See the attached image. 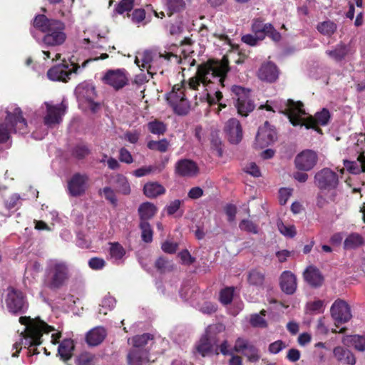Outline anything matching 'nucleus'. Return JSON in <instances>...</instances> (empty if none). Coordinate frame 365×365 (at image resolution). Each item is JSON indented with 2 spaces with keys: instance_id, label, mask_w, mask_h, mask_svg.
<instances>
[{
  "instance_id": "nucleus-1",
  "label": "nucleus",
  "mask_w": 365,
  "mask_h": 365,
  "mask_svg": "<svg viewBox=\"0 0 365 365\" xmlns=\"http://www.w3.org/2000/svg\"><path fill=\"white\" fill-rule=\"evenodd\" d=\"M230 70L227 58L224 56L221 61L209 60L197 66L195 75L187 82L176 84L167 95V101L178 115L187 114L190 108L187 96L193 92L195 98L200 96V100H207L210 104L219 103L220 106H226L220 103L222 98L220 88L225 86L224 81Z\"/></svg>"
},
{
  "instance_id": "nucleus-2",
  "label": "nucleus",
  "mask_w": 365,
  "mask_h": 365,
  "mask_svg": "<svg viewBox=\"0 0 365 365\" xmlns=\"http://www.w3.org/2000/svg\"><path fill=\"white\" fill-rule=\"evenodd\" d=\"M34 25L41 31L45 33L42 36H36L35 34L33 36L43 48L42 52L45 55L44 59L49 58L51 52L46 49L58 46L66 41L64 24L58 20L48 19L42 14L36 16Z\"/></svg>"
},
{
  "instance_id": "nucleus-3",
  "label": "nucleus",
  "mask_w": 365,
  "mask_h": 365,
  "mask_svg": "<svg viewBox=\"0 0 365 365\" xmlns=\"http://www.w3.org/2000/svg\"><path fill=\"white\" fill-rule=\"evenodd\" d=\"M19 322L25 325V328L20 334V341L15 342L13 345V349L16 351L12 354V356L17 357L19 356L22 345L24 347H28L29 354H38L35 346L41 343V337L43 332L49 333L53 330V328L39 318L31 319L29 317H21Z\"/></svg>"
},
{
  "instance_id": "nucleus-4",
  "label": "nucleus",
  "mask_w": 365,
  "mask_h": 365,
  "mask_svg": "<svg viewBox=\"0 0 365 365\" xmlns=\"http://www.w3.org/2000/svg\"><path fill=\"white\" fill-rule=\"evenodd\" d=\"M302 107L303 104L301 102L287 100L284 110L279 111L285 114L294 126L304 125L307 129L312 128L322 133V130L318 128V125L324 126L328 124L331 118L329 111L323 108L321 111L317 112L314 117L310 115L306 118V113Z\"/></svg>"
},
{
  "instance_id": "nucleus-5",
  "label": "nucleus",
  "mask_w": 365,
  "mask_h": 365,
  "mask_svg": "<svg viewBox=\"0 0 365 365\" xmlns=\"http://www.w3.org/2000/svg\"><path fill=\"white\" fill-rule=\"evenodd\" d=\"M71 277L68 264L61 259L51 258L46 261L44 284L51 289L64 286Z\"/></svg>"
},
{
  "instance_id": "nucleus-6",
  "label": "nucleus",
  "mask_w": 365,
  "mask_h": 365,
  "mask_svg": "<svg viewBox=\"0 0 365 365\" xmlns=\"http://www.w3.org/2000/svg\"><path fill=\"white\" fill-rule=\"evenodd\" d=\"M12 132L27 133V123L19 107H15L13 111H7L5 123H0V143L6 141Z\"/></svg>"
},
{
  "instance_id": "nucleus-7",
  "label": "nucleus",
  "mask_w": 365,
  "mask_h": 365,
  "mask_svg": "<svg viewBox=\"0 0 365 365\" xmlns=\"http://www.w3.org/2000/svg\"><path fill=\"white\" fill-rule=\"evenodd\" d=\"M67 109V105L62 101L54 105L52 103L45 102L40 108L43 115V123L48 128H53L59 125L63 120Z\"/></svg>"
},
{
  "instance_id": "nucleus-8",
  "label": "nucleus",
  "mask_w": 365,
  "mask_h": 365,
  "mask_svg": "<svg viewBox=\"0 0 365 365\" xmlns=\"http://www.w3.org/2000/svg\"><path fill=\"white\" fill-rule=\"evenodd\" d=\"M354 144V149L359 154L357 161L344 160L345 168L353 174H358L361 172L365 173V153L362 152L363 145L365 143V135L356 134L351 138Z\"/></svg>"
},
{
  "instance_id": "nucleus-9",
  "label": "nucleus",
  "mask_w": 365,
  "mask_h": 365,
  "mask_svg": "<svg viewBox=\"0 0 365 365\" xmlns=\"http://www.w3.org/2000/svg\"><path fill=\"white\" fill-rule=\"evenodd\" d=\"M232 92L234 94L233 98L236 100L235 107L238 113L242 116H247L255 108V104L250 98V90L234 86Z\"/></svg>"
},
{
  "instance_id": "nucleus-10",
  "label": "nucleus",
  "mask_w": 365,
  "mask_h": 365,
  "mask_svg": "<svg viewBox=\"0 0 365 365\" xmlns=\"http://www.w3.org/2000/svg\"><path fill=\"white\" fill-rule=\"evenodd\" d=\"M168 61H173L175 63L182 64H185L186 61H187L190 66H194L195 63V60L193 58L191 59L185 58L184 59H182L178 56L173 54L171 53L162 54L160 53L154 51L151 64L148 69V74H156L160 68H161L165 64H166Z\"/></svg>"
},
{
  "instance_id": "nucleus-11",
  "label": "nucleus",
  "mask_w": 365,
  "mask_h": 365,
  "mask_svg": "<svg viewBox=\"0 0 365 365\" xmlns=\"http://www.w3.org/2000/svg\"><path fill=\"white\" fill-rule=\"evenodd\" d=\"M75 93L80 106H85L93 111L96 110L98 105L94 103L96 94L92 83L83 82L78 84L75 89Z\"/></svg>"
},
{
  "instance_id": "nucleus-12",
  "label": "nucleus",
  "mask_w": 365,
  "mask_h": 365,
  "mask_svg": "<svg viewBox=\"0 0 365 365\" xmlns=\"http://www.w3.org/2000/svg\"><path fill=\"white\" fill-rule=\"evenodd\" d=\"M314 183L320 190L330 191L336 188L339 177L336 173L325 168L315 174Z\"/></svg>"
},
{
  "instance_id": "nucleus-13",
  "label": "nucleus",
  "mask_w": 365,
  "mask_h": 365,
  "mask_svg": "<svg viewBox=\"0 0 365 365\" xmlns=\"http://www.w3.org/2000/svg\"><path fill=\"white\" fill-rule=\"evenodd\" d=\"M5 303L9 312L13 314H20L27 308L23 293L13 287L6 289Z\"/></svg>"
},
{
  "instance_id": "nucleus-14",
  "label": "nucleus",
  "mask_w": 365,
  "mask_h": 365,
  "mask_svg": "<svg viewBox=\"0 0 365 365\" xmlns=\"http://www.w3.org/2000/svg\"><path fill=\"white\" fill-rule=\"evenodd\" d=\"M331 316L336 324H344L351 319L350 306L344 300L338 299L331 305Z\"/></svg>"
},
{
  "instance_id": "nucleus-15",
  "label": "nucleus",
  "mask_w": 365,
  "mask_h": 365,
  "mask_svg": "<svg viewBox=\"0 0 365 365\" xmlns=\"http://www.w3.org/2000/svg\"><path fill=\"white\" fill-rule=\"evenodd\" d=\"M79 66L74 64H60L51 68L47 72L48 78L53 81H67L73 73H77Z\"/></svg>"
},
{
  "instance_id": "nucleus-16",
  "label": "nucleus",
  "mask_w": 365,
  "mask_h": 365,
  "mask_svg": "<svg viewBox=\"0 0 365 365\" xmlns=\"http://www.w3.org/2000/svg\"><path fill=\"white\" fill-rule=\"evenodd\" d=\"M277 139L275 128L266 121L260 126L256 135V145L260 148L269 146Z\"/></svg>"
},
{
  "instance_id": "nucleus-17",
  "label": "nucleus",
  "mask_w": 365,
  "mask_h": 365,
  "mask_svg": "<svg viewBox=\"0 0 365 365\" xmlns=\"http://www.w3.org/2000/svg\"><path fill=\"white\" fill-rule=\"evenodd\" d=\"M103 81L118 90L128 83V73L124 68L108 70L103 77Z\"/></svg>"
},
{
  "instance_id": "nucleus-18",
  "label": "nucleus",
  "mask_w": 365,
  "mask_h": 365,
  "mask_svg": "<svg viewBox=\"0 0 365 365\" xmlns=\"http://www.w3.org/2000/svg\"><path fill=\"white\" fill-rule=\"evenodd\" d=\"M317 160V154L314 151L306 150L297 155L294 163L297 169L309 171L315 166Z\"/></svg>"
},
{
  "instance_id": "nucleus-19",
  "label": "nucleus",
  "mask_w": 365,
  "mask_h": 365,
  "mask_svg": "<svg viewBox=\"0 0 365 365\" xmlns=\"http://www.w3.org/2000/svg\"><path fill=\"white\" fill-rule=\"evenodd\" d=\"M195 349L197 353L202 357L219 354L217 342L213 338H210L205 334L197 342Z\"/></svg>"
},
{
  "instance_id": "nucleus-20",
  "label": "nucleus",
  "mask_w": 365,
  "mask_h": 365,
  "mask_svg": "<svg viewBox=\"0 0 365 365\" xmlns=\"http://www.w3.org/2000/svg\"><path fill=\"white\" fill-rule=\"evenodd\" d=\"M88 177L86 175L76 173L68 182V193L73 197L82 195L87 189Z\"/></svg>"
},
{
  "instance_id": "nucleus-21",
  "label": "nucleus",
  "mask_w": 365,
  "mask_h": 365,
  "mask_svg": "<svg viewBox=\"0 0 365 365\" xmlns=\"http://www.w3.org/2000/svg\"><path fill=\"white\" fill-rule=\"evenodd\" d=\"M225 132L231 143L237 144L242 138V129L240 121L236 118H231L226 123Z\"/></svg>"
},
{
  "instance_id": "nucleus-22",
  "label": "nucleus",
  "mask_w": 365,
  "mask_h": 365,
  "mask_svg": "<svg viewBox=\"0 0 365 365\" xmlns=\"http://www.w3.org/2000/svg\"><path fill=\"white\" fill-rule=\"evenodd\" d=\"M252 30L257 35L267 36L274 41H279L281 34L272 26L271 24H264L260 20H256L252 24Z\"/></svg>"
},
{
  "instance_id": "nucleus-23",
  "label": "nucleus",
  "mask_w": 365,
  "mask_h": 365,
  "mask_svg": "<svg viewBox=\"0 0 365 365\" xmlns=\"http://www.w3.org/2000/svg\"><path fill=\"white\" fill-rule=\"evenodd\" d=\"M199 169L197 164L188 159H182L175 164V172L182 177H194L198 173Z\"/></svg>"
},
{
  "instance_id": "nucleus-24",
  "label": "nucleus",
  "mask_w": 365,
  "mask_h": 365,
  "mask_svg": "<svg viewBox=\"0 0 365 365\" xmlns=\"http://www.w3.org/2000/svg\"><path fill=\"white\" fill-rule=\"evenodd\" d=\"M354 53V51L352 50L350 46L342 43L326 51V54L335 61H341Z\"/></svg>"
},
{
  "instance_id": "nucleus-25",
  "label": "nucleus",
  "mask_w": 365,
  "mask_h": 365,
  "mask_svg": "<svg viewBox=\"0 0 365 365\" xmlns=\"http://www.w3.org/2000/svg\"><path fill=\"white\" fill-rule=\"evenodd\" d=\"M279 284L282 290L287 294H293L297 289V279L295 275L290 271H284L282 273L279 279Z\"/></svg>"
},
{
  "instance_id": "nucleus-26",
  "label": "nucleus",
  "mask_w": 365,
  "mask_h": 365,
  "mask_svg": "<svg viewBox=\"0 0 365 365\" xmlns=\"http://www.w3.org/2000/svg\"><path fill=\"white\" fill-rule=\"evenodd\" d=\"M279 72L277 66L272 63L262 64L258 71L259 78L264 81L274 82L278 78Z\"/></svg>"
},
{
  "instance_id": "nucleus-27",
  "label": "nucleus",
  "mask_w": 365,
  "mask_h": 365,
  "mask_svg": "<svg viewBox=\"0 0 365 365\" xmlns=\"http://www.w3.org/2000/svg\"><path fill=\"white\" fill-rule=\"evenodd\" d=\"M304 277L308 284L315 287L321 286L324 280L320 271L314 266H309L306 269Z\"/></svg>"
},
{
  "instance_id": "nucleus-28",
  "label": "nucleus",
  "mask_w": 365,
  "mask_h": 365,
  "mask_svg": "<svg viewBox=\"0 0 365 365\" xmlns=\"http://www.w3.org/2000/svg\"><path fill=\"white\" fill-rule=\"evenodd\" d=\"M106 336V329L103 327H98L88 332L86 341L90 346H97L103 341Z\"/></svg>"
},
{
  "instance_id": "nucleus-29",
  "label": "nucleus",
  "mask_w": 365,
  "mask_h": 365,
  "mask_svg": "<svg viewBox=\"0 0 365 365\" xmlns=\"http://www.w3.org/2000/svg\"><path fill=\"white\" fill-rule=\"evenodd\" d=\"M130 365H145L148 361V354L140 349H133L128 355Z\"/></svg>"
},
{
  "instance_id": "nucleus-30",
  "label": "nucleus",
  "mask_w": 365,
  "mask_h": 365,
  "mask_svg": "<svg viewBox=\"0 0 365 365\" xmlns=\"http://www.w3.org/2000/svg\"><path fill=\"white\" fill-rule=\"evenodd\" d=\"M333 354L339 361L351 365L356 363L354 355L349 350L341 346L335 347Z\"/></svg>"
},
{
  "instance_id": "nucleus-31",
  "label": "nucleus",
  "mask_w": 365,
  "mask_h": 365,
  "mask_svg": "<svg viewBox=\"0 0 365 365\" xmlns=\"http://www.w3.org/2000/svg\"><path fill=\"white\" fill-rule=\"evenodd\" d=\"M73 349V341L70 339H64L58 346V354L62 360L66 361L71 358Z\"/></svg>"
},
{
  "instance_id": "nucleus-32",
  "label": "nucleus",
  "mask_w": 365,
  "mask_h": 365,
  "mask_svg": "<svg viewBox=\"0 0 365 365\" xmlns=\"http://www.w3.org/2000/svg\"><path fill=\"white\" fill-rule=\"evenodd\" d=\"M154 51H144L138 52L135 58V63L143 70L145 68L148 71L150 66Z\"/></svg>"
},
{
  "instance_id": "nucleus-33",
  "label": "nucleus",
  "mask_w": 365,
  "mask_h": 365,
  "mask_svg": "<svg viewBox=\"0 0 365 365\" xmlns=\"http://www.w3.org/2000/svg\"><path fill=\"white\" fill-rule=\"evenodd\" d=\"M165 189L164 187L156 182H150L143 187V192L149 198H155L164 194Z\"/></svg>"
},
{
  "instance_id": "nucleus-34",
  "label": "nucleus",
  "mask_w": 365,
  "mask_h": 365,
  "mask_svg": "<svg viewBox=\"0 0 365 365\" xmlns=\"http://www.w3.org/2000/svg\"><path fill=\"white\" fill-rule=\"evenodd\" d=\"M157 207L151 202H143L138 207L140 221H148L156 213Z\"/></svg>"
},
{
  "instance_id": "nucleus-35",
  "label": "nucleus",
  "mask_w": 365,
  "mask_h": 365,
  "mask_svg": "<svg viewBox=\"0 0 365 365\" xmlns=\"http://www.w3.org/2000/svg\"><path fill=\"white\" fill-rule=\"evenodd\" d=\"M364 243V239L362 236L358 233H351L349 235L344 242V248L345 250H354Z\"/></svg>"
},
{
  "instance_id": "nucleus-36",
  "label": "nucleus",
  "mask_w": 365,
  "mask_h": 365,
  "mask_svg": "<svg viewBox=\"0 0 365 365\" xmlns=\"http://www.w3.org/2000/svg\"><path fill=\"white\" fill-rule=\"evenodd\" d=\"M110 257L115 264H120L125 254L124 248L118 243H112L110 247Z\"/></svg>"
},
{
  "instance_id": "nucleus-37",
  "label": "nucleus",
  "mask_w": 365,
  "mask_h": 365,
  "mask_svg": "<svg viewBox=\"0 0 365 365\" xmlns=\"http://www.w3.org/2000/svg\"><path fill=\"white\" fill-rule=\"evenodd\" d=\"M349 342L351 345L359 351H365V335H352L346 336V338L344 339L343 343L346 344Z\"/></svg>"
},
{
  "instance_id": "nucleus-38",
  "label": "nucleus",
  "mask_w": 365,
  "mask_h": 365,
  "mask_svg": "<svg viewBox=\"0 0 365 365\" xmlns=\"http://www.w3.org/2000/svg\"><path fill=\"white\" fill-rule=\"evenodd\" d=\"M336 24L330 20L324 21L317 25L318 31L327 36H331L336 31Z\"/></svg>"
},
{
  "instance_id": "nucleus-39",
  "label": "nucleus",
  "mask_w": 365,
  "mask_h": 365,
  "mask_svg": "<svg viewBox=\"0 0 365 365\" xmlns=\"http://www.w3.org/2000/svg\"><path fill=\"white\" fill-rule=\"evenodd\" d=\"M139 227L141 230L142 240L146 243L151 242L153 232L150 224L148 221H140Z\"/></svg>"
},
{
  "instance_id": "nucleus-40",
  "label": "nucleus",
  "mask_w": 365,
  "mask_h": 365,
  "mask_svg": "<svg viewBox=\"0 0 365 365\" xmlns=\"http://www.w3.org/2000/svg\"><path fill=\"white\" fill-rule=\"evenodd\" d=\"M147 146L150 150L165 153L168 150L170 143L167 139L163 138L158 141L150 140L148 143Z\"/></svg>"
},
{
  "instance_id": "nucleus-41",
  "label": "nucleus",
  "mask_w": 365,
  "mask_h": 365,
  "mask_svg": "<svg viewBox=\"0 0 365 365\" xmlns=\"http://www.w3.org/2000/svg\"><path fill=\"white\" fill-rule=\"evenodd\" d=\"M225 330V326L222 323H217L209 325L205 332V334L210 338H213L218 343L217 335Z\"/></svg>"
},
{
  "instance_id": "nucleus-42",
  "label": "nucleus",
  "mask_w": 365,
  "mask_h": 365,
  "mask_svg": "<svg viewBox=\"0 0 365 365\" xmlns=\"http://www.w3.org/2000/svg\"><path fill=\"white\" fill-rule=\"evenodd\" d=\"M185 3L184 0H168V14L171 16L174 13L180 12L184 10Z\"/></svg>"
},
{
  "instance_id": "nucleus-43",
  "label": "nucleus",
  "mask_w": 365,
  "mask_h": 365,
  "mask_svg": "<svg viewBox=\"0 0 365 365\" xmlns=\"http://www.w3.org/2000/svg\"><path fill=\"white\" fill-rule=\"evenodd\" d=\"M278 230L284 237L293 238L296 234V228L292 225H285L282 221H278L277 223Z\"/></svg>"
},
{
  "instance_id": "nucleus-44",
  "label": "nucleus",
  "mask_w": 365,
  "mask_h": 365,
  "mask_svg": "<svg viewBox=\"0 0 365 365\" xmlns=\"http://www.w3.org/2000/svg\"><path fill=\"white\" fill-rule=\"evenodd\" d=\"M148 130L155 135H163L166 131V125L163 122L155 120L148 123Z\"/></svg>"
},
{
  "instance_id": "nucleus-45",
  "label": "nucleus",
  "mask_w": 365,
  "mask_h": 365,
  "mask_svg": "<svg viewBox=\"0 0 365 365\" xmlns=\"http://www.w3.org/2000/svg\"><path fill=\"white\" fill-rule=\"evenodd\" d=\"M116 186L118 191L123 195H128L130 192V184L127 178L122 175H118L116 176Z\"/></svg>"
},
{
  "instance_id": "nucleus-46",
  "label": "nucleus",
  "mask_w": 365,
  "mask_h": 365,
  "mask_svg": "<svg viewBox=\"0 0 365 365\" xmlns=\"http://www.w3.org/2000/svg\"><path fill=\"white\" fill-rule=\"evenodd\" d=\"M264 274L257 270H252L248 276V282L250 284L260 287L263 284Z\"/></svg>"
},
{
  "instance_id": "nucleus-47",
  "label": "nucleus",
  "mask_w": 365,
  "mask_h": 365,
  "mask_svg": "<svg viewBox=\"0 0 365 365\" xmlns=\"http://www.w3.org/2000/svg\"><path fill=\"white\" fill-rule=\"evenodd\" d=\"M115 306V299L111 296H106L100 304L99 314L106 315L108 311L113 309Z\"/></svg>"
},
{
  "instance_id": "nucleus-48",
  "label": "nucleus",
  "mask_w": 365,
  "mask_h": 365,
  "mask_svg": "<svg viewBox=\"0 0 365 365\" xmlns=\"http://www.w3.org/2000/svg\"><path fill=\"white\" fill-rule=\"evenodd\" d=\"M134 0H122L115 7L114 13L123 14L128 12L133 8Z\"/></svg>"
},
{
  "instance_id": "nucleus-49",
  "label": "nucleus",
  "mask_w": 365,
  "mask_h": 365,
  "mask_svg": "<svg viewBox=\"0 0 365 365\" xmlns=\"http://www.w3.org/2000/svg\"><path fill=\"white\" fill-rule=\"evenodd\" d=\"M152 339V336L149 334H143L142 335H137L132 339L133 349H140L145 346L149 340Z\"/></svg>"
},
{
  "instance_id": "nucleus-50",
  "label": "nucleus",
  "mask_w": 365,
  "mask_h": 365,
  "mask_svg": "<svg viewBox=\"0 0 365 365\" xmlns=\"http://www.w3.org/2000/svg\"><path fill=\"white\" fill-rule=\"evenodd\" d=\"M99 193L108 200L113 205H117L118 200L114 190L110 187H105L100 190Z\"/></svg>"
},
{
  "instance_id": "nucleus-51",
  "label": "nucleus",
  "mask_w": 365,
  "mask_h": 365,
  "mask_svg": "<svg viewBox=\"0 0 365 365\" xmlns=\"http://www.w3.org/2000/svg\"><path fill=\"white\" fill-rule=\"evenodd\" d=\"M239 227L241 230L246 231L247 232L253 234H257L258 232L257 225L250 220H242L239 224Z\"/></svg>"
},
{
  "instance_id": "nucleus-52",
  "label": "nucleus",
  "mask_w": 365,
  "mask_h": 365,
  "mask_svg": "<svg viewBox=\"0 0 365 365\" xmlns=\"http://www.w3.org/2000/svg\"><path fill=\"white\" fill-rule=\"evenodd\" d=\"M234 294V289L232 287H227L222 289L220 294V300L223 304H228L232 302Z\"/></svg>"
},
{
  "instance_id": "nucleus-53",
  "label": "nucleus",
  "mask_w": 365,
  "mask_h": 365,
  "mask_svg": "<svg viewBox=\"0 0 365 365\" xmlns=\"http://www.w3.org/2000/svg\"><path fill=\"white\" fill-rule=\"evenodd\" d=\"M21 200L19 194L14 193L5 200V205L9 210L16 208L21 205Z\"/></svg>"
},
{
  "instance_id": "nucleus-54",
  "label": "nucleus",
  "mask_w": 365,
  "mask_h": 365,
  "mask_svg": "<svg viewBox=\"0 0 365 365\" xmlns=\"http://www.w3.org/2000/svg\"><path fill=\"white\" fill-rule=\"evenodd\" d=\"M262 39H264L263 35H257L256 34H255V35L247 34L242 37V41L243 43L252 46H256L257 42L259 41H262Z\"/></svg>"
},
{
  "instance_id": "nucleus-55",
  "label": "nucleus",
  "mask_w": 365,
  "mask_h": 365,
  "mask_svg": "<svg viewBox=\"0 0 365 365\" xmlns=\"http://www.w3.org/2000/svg\"><path fill=\"white\" fill-rule=\"evenodd\" d=\"M89 153V149L85 145H76L73 150V155L78 159H83Z\"/></svg>"
},
{
  "instance_id": "nucleus-56",
  "label": "nucleus",
  "mask_w": 365,
  "mask_h": 365,
  "mask_svg": "<svg viewBox=\"0 0 365 365\" xmlns=\"http://www.w3.org/2000/svg\"><path fill=\"white\" fill-rule=\"evenodd\" d=\"M250 344L251 343H250L248 340L240 337L235 341L234 349L235 351L240 352L244 354L245 349H247Z\"/></svg>"
},
{
  "instance_id": "nucleus-57",
  "label": "nucleus",
  "mask_w": 365,
  "mask_h": 365,
  "mask_svg": "<svg viewBox=\"0 0 365 365\" xmlns=\"http://www.w3.org/2000/svg\"><path fill=\"white\" fill-rule=\"evenodd\" d=\"M118 158L120 162L126 164H131L133 162L131 153L125 148H121L119 150Z\"/></svg>"
},
{
  "instance_id": "nucleus-58",
  "label": "nucleus",
  "mask_w": 365,
  "mask_h": 365,
  "mask_svg": "<svg viewBox=\"0 0 365 365\" xmlns=\"http://www.w3.org/2000/svg\"><path fill=\"white\" fill-rule=\"evenodd\" d=\"M250 324L255 327L264 328L267 326L265 319L261 315L257 314L251 316Z\"/></svg>"
},
{
  "instance_id": "nucleus-59",
  "label": "nucleus",
  "mask_w": 365,
  "mask_h": 365,
  "mask_svg": "<svg viewBox=\"0 0 365 365\" xmlns=\"http://www.w3.org/2000/svg\"><path fill=\"white\" fill-rule=\"evenodd\" d=\"M244 355H245L251 361H256L259 359L258 350L252 344L247 349H245Z\"/></svg>"
},
{
  "instance_id": "nucleus-60",
  "label": "nucleus",
  "mask_w": 365,
  "mask_h": 365,
  "mask_svg": "<svg viewBox=\"0 0 365 365\" xmlns=\"http://www.w3.org/2000/svg\"><path fill=\"white\" fill-rule=\"evenodd\" d=\"M153 74H148L147 71L145 73L143 70L141 72L135 76L133 83L138 86H141L149 81L150 77H153Z\"/></svg>"
},
{
  "instance_id": "nucleus-61",
  "label": "nucleus",
  "mask_w": 365,
  "mask_h": 365,
  "mask_svg": "<svg viewBox=\"0 0 365 365\" xmlns=\"http://www.w3.org/2000/svg\"><path fill=\"white\" fill-rule=\"evenodd\" d=\"M307 307L310 312L321 313L324 310V302L322 300L311 302L307 304Z\"/></svg>"
},
{
  "instance_id": "nucleus-62",
  "label": "nucleus",
  "mask_w": 365,
  "mask_h": 365,
  "mask_svg": "<svg viewBox=\"0 0 365 365\" xmlns=\"http://www.w3.org/2000/svg\"><path fill=\"white\" fill-rule=\"evenodd\" d=\"M155 267L160 272H164L170 270L172 268V264L165 258L160 257L155 262Z\"/></svg>"
},
{
  "instance_id": "nucleus-63",
  "label": "nucleus",
  "mask_w": 365,
  "mask_h": 365,
  "mask_svg": "<svg viewBox=\"0 0 365 365\" xmlns=\"http://www.w3.org/2000/svg\"><path fill=\"white\" fill-rule=\"evenodd\" d=\"M89 267L96 270L103 269L106 265V262L102 258L93 257L88 261Z\"/></svg>"
},
{
  "instance_id": "nucleus-64",
  "label": "nucleus",
  "mask_w": 365,
  "mask_h": 365,
  "mask_svg": "<svg viewBox=\"0 0 365 365\" xmlns=\"http://www.w3.org/2000/svg\"><path fill=\"white\" fill-rule=\"evenodd\" d=\"M292 194V189L283 187L279 191V198L281 205H285Z\"/></svg>"
}]
</instances>
